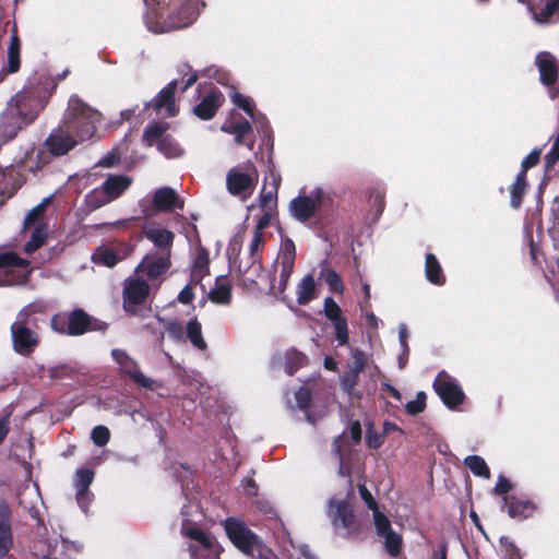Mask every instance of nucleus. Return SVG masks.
Wrapping results in <instances>:
<instances>
[{"label":"nucleus","instance_id":"f257e3e1","mask_svg":"<svg viewBox=\"0 0 559 559\" xmlns=\"http://www.w3.org/2000/svg\"><path fill=\"white\" fill-rule=\"evenodd\" d=\"M100 121V114L84 104L79 97L72 96L62 124L51 131L45 141V147L52 156H62L71 151L80 141L90 140Z\"/></svg>","mask_w":559,"mask_h":559},{"label":"nucleus","instance_id":"f03ea898","mask_svg":"<svg viewBox=\"0 0 559 559\" xmlns=\"http://www.w3.org/2000/svg\"><path fill=\"white\" fill-rule=\"evenodd\" d=\"M146 5L144 22L147 29L164 34L188 27L205 5L203 0H143Z\"/></svg>","mask_w":559,"mask_h":559},{"label":"nucleus","instance_id":"7ed1b4c3","mask_svg":"<svg viewBox=\"0 0 559 559\" xmlns=\"http://www.w3.org/2000/svg\"><path fill=\"white\" fill-rule=\"evenodd\" d=\"M181 534L190 539L188 550L191 559H219L221 547L204 531L197 526L202 513L197 504L181 508Z\"/></svg>","mask_w":559,"mask_h":559},{"label":"nucleus","instance_id":"20e7f679","mask_svg":"<svg viewBox=\"0 0 559 559\" xmlns=\"http://www.w3.org/2000/svg\"><path fill=\"white\" fill-rule=\"evenodd\" d=\"M35 117V112L25 110L22 97H12L0 116V147L13 140Z\"/></svg>","mask_w":559,"mask_h":559},{"label":"nucleus","instance_id":"39448f33","mask_svg":"<svg viewBox=\"0 0 559 559\" xmlns=\"http://www.w3.org/2000/svg\"><path fill=\"white\" fill-rule=\"evenodd\" d=\"M33 306L24 307L16 316V320L11 324V337L14 350L27 356L38 343V336L33 330L34 322L31 320Z\"/></svg>","mask_w":559,"mask_h":559},{"label":"nucleus","instance_id":"423d86ee","mask_svg":"<svg viewBox=\"0 0 559 559\" xmlns=\"http://www.w3.org/2000/svg\"><path fill=\"white\" fill-rule=\"evenodd\" d=\"M333 197L331 191L317 187L308 195H298L289 202L290 215L298 222L305 223L317 214L319 210L331 205Z\"/></svg>","mask_w":559,"mask_h":559},{"label":"nucleus","instance_id":"0eeeda50","mask_svg":"<svg viewBox=\"0 0 559 559\" xmlns=\"http://www.w3.org/2000/svg\"><path fill=\"white\" fill-rule=\"evenodd\" d=\"M259 180V173L252 163L230 168L226 176L227 191L242 201L252 195Z\"/></svg>","mask_w":559,"mask_h":559},{"label":"nucleus","instance_id":"6e6552de","mask_svg":"<svg viewBox=\"0 0 559 559\" xmlns=\"http://www.w3.org/2000/svg\"><path fill=\"white\" fill-rule=\"evenodd\" d=\"M28 261L12 251L0 253V287L20 285L27 281Z\"/></svg>","mask_w":559,"mask_h":559},{"label":"nucleus","instance_id":"1a4fd4ad","mask_svg":"<svg viewBox=\"0 0 559 559\" xmlns=\"http://www.w3.org/2000/svg\"><path fill=\"white\" fill-rule=\"evenodd\" d=\"M165 330L168 336L176 343H185L186 340H189L199 350H205L207 347L202 336L201 323L197 318L191 319L186 326L178 320H168L165 323Z\"/></svg>","mask_w":559,"mask_h":559},{"label":"nucleus","instance_id":"9d476101","mask_svg":"<svg viewBox=\"0 0 559 559\" xmlns=\"http://www.w3.org/2000/svg\"><path fill=\"white\" fill-rule=\"evenodd\" d=\"M111 357L119 365L120 371L130 377L136 385L148 390H155L160 386L156 380L143 374L139 364L124 350L112 349Z\"/></svg>","mask_w":559,"mask_h":559},{"label":"nucleus","instance_id":"9b49d317","mask_svg":"<svg viewBox=\"0 0 559 559\" xmlns=\"http://www.w3.org/2000/svg\"><path fill=\"white\" fill-rule=\"evenodd\" d=\"M170 255L150 251L136 266V274L146 277L152 283V286L157 287L160 283V276L170 267Z\"/></svg>","mask_w":559,"mask_h":559},{"label":"nucleus","instance_id":"f8f14e48","mask_svg":"<svg viewBox=\"0 0 559 559\" xmlns=\"http://www.w3.org/2000/svg\"><path fill=\"white\" fill-rule=\"evenodd\" d=\"M151 290V285L144 280V276L136 274L126 278L123 284V309L135 313V307L146 299Z\"/></svg>","mask_w":559,"mask_h":559},{"label":"nucleus","instance_id":"ddd939ff","mask_svg":"<svg viewBox=\"0 0 559 559\" xmlns=\"http://www.w3.org/2000/svg\"><path fill=\"white\" fill-rule=\"evenodd\" d=\"M433 389L444 405L454 409L464 401V392L459 382L444 371L438 373L433 381Z\"/></svg>","mask_w":559,"mask_h":559},{"label":"nucleus","instance_id":"4468645a","mask_svg":"<svg viewBox=\"0 0 559 559\" xmlns=\"http://www.w3.org/2000/svg\"><path fill=\"white\" fill-rule=\"evenodd\" d=\"M56 331L70 335H81L90 328V317L81 309L69 314H58L51 321Z\"/></svg>","mask_w":559,"mask_h":559},{"label":"nucleus","instance_id":"2eb2a0df","mask_svg":"<svg viewBox=\"0 0 559 559\" xmlns=\"http://www.w3.org/2000/svg\"><path fill=\"white\" fill-rule=\"evenodd\" d=\"M328 515L337 533L342 534V531H344L346 534H349L353 530L354 513L346 499H331Z\"/></svg>","mask_w":559,"mask_h":559},{"label":"nucleus","instance_id":"dca6fc26","mask_svg":"<svg viewBox=\"0 0 559 559\" xmlns=\"http://www.w3.org/2000/svg\"><path fill=\"white\" fill-rule=\"evenodd\" d=\"M94 479V472L88 468H79L75 472L74 488L75 499L80 509L86 513L90 504L94 499V495L90 491V486Z\"/></svg>","mask_w":559,"mask_h":559},{"label":"nucleus","instance_id":"f3484780","mask_svg":"<svg viewBox=\"0 0 559 559\" xmlns=\"http://www.w3.org/2000/svg\"><path fill=\"white\" fill-rule=\"evenodd\" d=\"M177 80L170 81L157 96L145 105V108L153 107L157 115L173 117L177 114L174 94L177 88Z\"/></svg>","mask_w":559,"mask_h":559},{"label":"nucleus","instance_id":"a211bd4d","mask_svg":"<svg viewBox=\"0 0 559 559\" xmlns=\"http://www.w3.org/2000/svg\"><path fill=\"white\" fill-rule=\"evenodd\" d=\"M179 74H181L183 76L189 74V78L186 80V82L182 86L183 92L187 91L189 87H191L197 82V80L199 79V75H204L210 79H214V80H216L217 83H219L222 85H228V83H229V74L226 71H224L217 67H214V66L209 67V68L203 69L200 72H198V71H194L190 64L183 63L179 67Z\"/></svg>","mask_w":559,"mask_h":559},{"label":"nucleus","instance_id":"6ab92c4d","mask_svg":"<svg viewBox=\"0 0 559 559\" xmlns=\"http://www.w3.org/2000/svg\"><path fill=\"white\" fill-rule=\"evenodd\" d=\"M145 237L153 243L151 251L171 254L174 234L159 226H147L144 229Z\"/></svg>","mask_w":559,"mask_h":559},{"label":"nucleus","instance_id":"aec40b11","mask_svg":"<svg viewBox=\"0 0 559 559\" xmlns=\"http://www.w3.org/2000/svg\"><path fill=\"white\" fill-rule=\"evenodd\" d=\"M535 64L539 72V80L542 84L550 86L558 80V64L555 57L543 51L536 56Z\"/></svg>","mask_w":559,"mask_h":559},{"label":"nucleus","instance_id":"412c9836","mask_svg":"<svg viewBox=\"0 0 559 559\" xmlns=\"http://www.w3.org/2000/svg\"><path fill=\"white\" fill-rule=\"evenodd\" d=\"M527 9L538 25H550L559 21V0H544L540 8L531 4Z\"/></svg>","mask_w":559,"mask_h":559},{"label":"nucleus","instance_id":"4be33fe9","mask_svg":"<svg viewBox=\"0 0 559 559\" xmlns=\"http://www.w3.org/2000/svg\"><path fill=\"white\" fill-rule=\"evenodd\" d=\"M224 102V95L217 88L211 90V92L203 97L201 103L193 108V112L200 119L210 120L212 119L217 109Z\"/></svg>","mask_w":559,"mask_h":559},{"label":"nucleus","instance_id":"5701e85b","mask_svg":"<svg viewBox=\"0 0 559 559\" xmlns=\"http://www.w3.org/2000/svg\"><path fill=\"white\" fill-rule=\"evenodd\" d=\"M153 204L156 210L163 212H170L174 209H183V200L169 187L159 188L155 191Z\"/></svg>","mask_w":559,"mask_h":559},{"label":"nucleus","instance_id":"b1692460","mask_svg":"<svg viewBox=\"0 0 559 559\" xmlns=\"http://www.w3.org/2000/svg\"><path fill=\"white\" fill-rule=\"evenodd\" d=\"M502 502L503 507H507L510 518L516 520L530 518L535 510V506L532 501L515 496L504 497L502 498Z\"/></svg>","mask_w":559,"mask_h":559},{"label":"nucleus","instance_id":"393cba45","mask_svg":"<svg viewBox=\"0 0 559 559\" xmlns=\"http://www.w3.org/2000/svg\"><path fill=\"white\" fill-rule=\"evenodd\" d=\"M10 509L5 503L0 504V558H3L12 547L13 539L10 527Z\"/></svg>","mask_w":559,"mask_h":559},{"label":"nucleus","instance_id":"a878e982","mask_svg":"<svg viewBox=\"0 0 559 559\" xmlns=\"http://www.w3.org/2000/svg\"><path fill=\"white\" fill-rule=\"evenodd\" d=\"M20 506L27 510L29 515L39 521V511L37 504L41 503L39 490L36 486L26 487L19 496Z\"/></svg>","mask_w":559,"mask_h":559},{"label":"nucleus","instance_id":"bb28decb","mask_svg":"<svg viewBox=\"0 0 559 559\" xmlns=\"http://www.w3.org/2000/svg\"><path fill=\"white\" fill-rule=\"evenodd\" d=\"M210 259L209 252L205 248L200 247L197 250L195 257L193 258L191 265V282H201L210 272L209 270Z\"/></svg>","mask_w":559,"mask_h":559},{"label":"nucleus","instance_id":"cd10ccee","mask_svg":"<svg viewBox=\"0 0 559 559\" xmlns=\"http://www.w3.org/2000/svg\"><path fill=\"white\" fill-rule=\"evenodd\" d=\"M131 180L124 175L109 176L103 183L102 187L106 189L109 198L112 200L119 198L123 191L128 189Z\"/></svg>","mask_w":559,"mask_h":559},{"label":"nucleus","instance_id":"c85d7f7f","mask_svg":"<svg viewBox=\"0 0 559 559\" xmlns=\"http://www.w3.org/2000/svg\"><path fill=\"white\" fill-rule=\"evenodd\" d=\"M51 202V197L44 198L40 203L29 210L24 218V229L37 226H47L44 223V213Z\"/></svg>","mask_w":559,"mask_h":559},{"label":"nucleus","instance_id":"c756f323","mask_svg":"<svg viewBox=\"0 0 559 559\" xmlns=\"http://www.w3.org/2000/svg\"><path fill=\"white\" fill-rule=\"evenodd\" d=\"M426 278L435 285L441 286L445 283V276L436 255L428 253L425 260Z\"/></svg>","mask_w":559,"mask_h":559},{"label":"nucleus","instance_id":"7c9ffc66","mask_svg":"<svg viewBox=\"0 0 559 559\" xmlns=\"http://www.w3.org/2000/svg\"><path fill=\"white\" fill-rule=\"evenodd\" d=\"M221 130L228 134H233L235 136V142L237 144H241L247 134L252 131V128L248 120H227L222 124Z\"/></svg>","mask_w":559,"mask_h":559},{"label":"nucleus","instance_id":"2f4dec72","mask_svg":"<svg viewBox=\"0 0 559 559\" xmlns=\"http://www.w3.org/2000/svg\"><path fill=\"white\" fill-rule=\"evenodd\" d=\"M263 247V234L260 231H253L251 241L249 243V257H250V266L243 269L245 272L252 271L253 273H260L262 265L259 260V251Z\"/></svg>","mask_w":559,"mask_h":559},{"label":"nucleus","instance_id":"473e14b6","mask_svg":"<svg viewBox=\"0 0 559 559\" xmlns=\"http://www.w3.org/2000/svg\"><path fill=\"white\" fill-rule=\"evenodd\" d=\"M230 98L236 106L243 109V111L253 120V122H258L260 119L261 121L263 120V116L259 112H255L252 98L236 92L234 88H231Z\"/></svg>","mask_w":559,"mask_h":559},{"label":"nucleus","instance_id":"72a5a7b5","mask_svg":"<svg viewBox=\"0 0 559 559\" xmlns=\"http://www.w3.org/2000/svg\"><path fill=\"white\" fill-rule=\"evenodd\" d=\"M306 362L307 357L302 353L296 349H288L284 356V370L288 376H293Z\"/></svg>","mask_w":559,"mask_h":559},{"label":"nucleus","instance_id":"f704fd0d","mask_svg":"<svg viewBox=\"0 0 559 559\" xmlns=\"http://www.w3.org/2000/svg\"><path fill=\"white\" fill-rule=\"evenodd\" d=\"M109 202H111V199L102 186L93 189L85 195V204L90 211L97 210Z\"/></svg>","mask_w":559,"mask_h":559},{"label":"nucleus","instance_id":"c9c22d12","mask_svg":"<svg viewBox=\"0 0 559 559\" xmlns=\"http://www.w3.org/2000/svg\"><path fill=\"white\" fill-rule=\"evenodd\" d=\"M209 299L217 305H229L231 301L230 286L219 283V277H217L215 287L209 292Z\"/></svg>","mask_w":559,"mask_h":559},{"label":"nucleus","instance_id":"e433bc0d","mask_svg":"<svg viewBox=\"0 0 559 559\" xmlns=\"http://www.w3.org/2000/svg\"><path fill=\"white\" fill-rule=\"evenodd\" d=\"M526 189V177L523 173H519L515 181L510 187V205L513 209H519L522 204V198Z\"/></svg>","mask_w":559,"mask_h":559},{"label":"nucleus","instance_id":"4c0bfd02","mask_svg":"<svg viewBox=\"0 0 559 559\" xmlns=\"http://www.w3.org/2000/svg\"><path fill=\"white\" fill-rule=\"evenodd\" d=\"M314 280L312 275H306L297 288V301L299 305H306L314 297Z\"/></svg>","mask_w":559,"mask_h":559},{"label":"nucleus","instance_id":"58836bf2","mask_svg":"<svg viewBox=\"0 0 559 559\" xmlns=\"http://www.w3.org/2000/svg\"><path fill=\"white\" fill-rule=\"evenodd\" d=\"M464 465L475 475L490 478V471L485 460L479 455H468L464 459Z\"/></svg>","mask_w":559,"mask_h":559},{"label":"nucleus","instance_id":"ea45409f","mask_svg":"<svg viewBox=\"0 0 559 559\" xmlns=\"http://www.w3.org/2000/svg\"><path fill=\"white\" fill-rule=\"evenodd\" d=\"M92 259L96 264L112 267L121 260V257L111 248L100 247L93 253Z\"/></svg>","mask_w":559,"mask_h":559},{"label":"nucleus","instance_id":"a19ab883","mask_svg":"<svg viewBox=\"0 0 559 559\" xmlns=\"http://www.w3.org/2000/svg\"><path fill=\"white\" fill-rule=\"evenodd\" d=\"M20 69V43L16 36L11 38V44L8 49L7 66L2 71L7 70L9 73H14Z\"/></svg>","mask_w":559,"mask_h":559},{"label":"nucleus","instance_id":"79ce46f5","mask_svg":"<svg viewBox=\"0 0 559 559\" xmlns=\"http://www.w3.org/2000/svg\"><path fill=\"white\" fill-rule=\"evenodd\" d=\"M29 240L24 246V251L27 254L35 252L40 246H43L47 237V226L32 227Z\"/></svg>","mask_w":559,"mask_h":559},{"label":"nucleus","instance_id":"37998d69","mask_svg":"<svg viewBox=\"0 0 559 559\" xmlns=\"http://www.w3.org/2000/svg\"><path fill=\"white\" fill-rule=\"evenodd\" d=\"M58 545V538H46L44 540H37L33 546V554L37 558L52 559L50 558L51 552Z\"/></svg>","mask_w":559,"mask_h":559},{"label":"nucleus","instance_id":"c03bdc74","mask_svg":"<svg viewBox=\"0 0 559 559\" xmlns=\"http://www.w3.org/2000/svg\"><path fill=\"white\" fill-rule=\"evenodd\" d=\"M158 151L167 158H176L182 155L183 151L180 145L173 139L165 136L158 142Z\"/></svg>","mask_w":559,"mask_h":559},{"label":"nucleus","instance_id":"a18cd8bd","mask_svg":"<svg viewBox=\"0 0 559 559\" xmlns=\"http://www.w3.org/2000/svg\"><path fill=\"white\" fill-rule=\"evenodd\" d=\"M295 401H296V407H298L301 411H305L306 418L309 423L313 424V420L310 416V414L307 412L310 402H311V393L309 389L301 386L297 391L294 392Z\"/></svg>","mask_w":559,"mask_h":559},{"label":"nucleus","instance_id":"49530a36","mask_svg":"<svg viewBox=\"0 0 559 559\" xmlns=\"http://www.w3.org/2000/svg\"><path fill=\"white\" fill-rule=\"evenodd\" d=\"M296 247L292 239L284 238L281 243V251L278 254L280 263L295 264Z\"/></svg>","mask_w":559,"mask_h":559},{"label":"nucleus","instance_id":"de8ad7c7","mask_svg":"<svg viewBox=\"0 0 559 559\" xmlns=\"http://www.w3.org/2000/svg\"><path fill=\"white\" fill-rule=\"evenodd\" d=\"M166 128L167 124L165 123H152L147 126L143 133V141L146 145L152 146L156 140L162 138Z\"/></svg>","mask_w":559,"mask_h":559},{"label":"nucleus","instance_id":"09e8293b","mask_svg":"<svg viewBox=\"0 0 559 559\" xmlns=\"http://www.w3.org/2000/svg\"><path fill=\"white\" fill-rule=\"evenodd\" d=\"M381 537L384 538L385 549L391 556H396L400 554L402 547V538L396 532L390 531L389 533L381 535Z\"/></svg>","mask_w":559,"mask_h":559},{"label":"nucleus","instance_id":"8fccbe9b","mask_svg":"<svg viewBox=\"0 0 559 559\" xmlns=\"http://www.w3.org/2000/svg\"><path fill=\"white\" fill-rule=\"evenodd\" d=\"M33 155H34V152L32 153H26L25 155V163H29V169L31 170H35V169H39L41 167H44L45 165L49 164L50 162V156H52L49 151L45 150L44 147H39L37 151H36V163H35V167H33L32 165V162H33Z\"/></svg>","mask_w":559,"mask_h":559},{"label":"nucleus","instance_id":"3c124183","mask_svg":"<svg viewBox=\"0 0 559 559\" xmlns=\"http://www.w3.org/2000/svg\"><path fill=\"white\" fill-rule=\"evenodd\" d=\"M277 191L263 186L260 192V207L263 211H273L276 205Z\"/></svg>","mask_w":559,"mask_h":559},{"label":"nucleus","instance_id":"603ef678","mask_svg":"<svg viewBox=\"0 0 559 559\" xmlns=\"http://www.w3.org/2000/svg\"><path fill=\"white\" fill-rule=\"evenodd\" d=\"M366 364V356L362 350L359 349H352L350 350V358L347 364L348 371L359 374Z\"/></svg>","mask_w":559,"mask_h":559},{"label":"nucleus","instance_id":"864d4df0","mask_svg":"<svg viewBox=\"0 0 559 559\" xmlns=\"http://www.w3.org/2000/svg\"><path fill=\"white\" fill-rule=\"evenodd\" d=\"M322 274L324 276L326 285L330 287L332 292L343 293L344 285L342 278L334 270L323 269Z\"/></svg>","mask_w":559,"mask_h":559},{"label":"nucleus","instance_id":"5fc2aeb1","mask_svg":"<svg viewBox=\"0 0 559 559\" xmlns=\"http://www.w3.org/2000/svg\"><path fill=\"white\" fill-rule=\"evenodd\" d=\"M426 407V393L423 391H419L416 394L415 400H412L406 403L405 408L407 414L409 415H417L421 413Z\"/></svg>","mask_w":559,"mask_h":559},{"label":"nucleus","instance_id":"6e6d98bb","mask_svg":"<svg viewBox=\"0 0 559 559\" xmlns=\"http://www.w3.org/2000/svg\"><path fill=\"white\" fill-rule=\"evenodd\" d=\"M373 523L377 530V534L379 536L389 533L390 531H393L391 528V522L390 520L378 509L373 510Z\"/></svg>","mask_w":559,"mask_h":559},{"label":"nucleus","instance_id":"4d7b16f0","mask_svg":"<svg viewBox=\"0 0 559 559\" xmlns=\"http://www.w3.org/2000/svg\"><path fill=\"white\" fill-rule=\"evenodd\" d=\"M91 438L97 447H104L109 441L110 431L106 426L99 425L93 428Z\"/></svg>","mask_w":559,"mask_h":559},{"label":"nucleus","instance_id":"13d9d810","mask_svg":"<svg viewBox=\"0 0 559 559\" xmlns=\"http://www.w3.org/2000/svg\"><path fill=\"white\" fill-rule=\"evenodd\" d=\"M324 313L333 323L337 320L344 319V317H342L341 308L332 297H326L324 300Z\"/></svg>","mask_w":559,"mask_h":559},{"label":"nucleus","instance_id":"bf43d9fd","mask_svg":"<svg viewBox=\"0 0 559 559\" xmlns=\"http://www.w3.org/2000/svg\"><path fill=\"white\" fill-rule=\"evenodd\" d=\"M334 335L338 345H345L348 342V329L346 319L337 320L333 323Z\"/></svg>","mask_w":559,"mask_h":559},{"label":"nucleus","instance_id":"052dcab7","mask_svg":"<svg viewBox=\"0 0 559 559\" xmlns=\"http://www.w3.org/2000/svg\"><path fill=\"white\" fill-rule=\"evenodd\" d=\"M513 488L512 483L503 475H499L496 486L493 488V493L498 496L508 497L507 493L511 491Z\"/></svg>","mask_w":559,"mask_h":559},{"label":"nucleus","instance_id":"680f3d73","mask_svg":"<svg viewBox=\"0 0 559 559\" xmlns=\"http://www.w3.org/2000/svg\"><path fill=\"white\" fill-rule=\"evenodd\" d=\"M540 153H542L540 148H535L527 156H525V158L522 160V164H521L522 169L520 173H523L524 177H526L527 169H530L531 167L535 166L538 163Z\"/></svg>","mask_w":559,"mask_h":559},{"label":"nucleus","instance_id":"e2e57ef3","mask_svg":"<svg viewBox=\"0 0 559 559\" xmlns=\"http://www.w3.org/2000/svg\"><path fill=\"white\" fill-rule=\"evenodd\" d=\"M359 374L354 372H345L341 378V383L345 392L350 394L358 383Z\"/></svg>","mask_w":559,"mask_h":559},{"label":"nucleus","instance_id":"0e129e2a","mask_svg":"<svg viewBox=\"0 0 559 559\" xmlns=\"http://www.w3.org/2000/svg\"><path fill=\"white\" fill-rule=\"evenodd\" d=\"M369 200L378 207V212H382L384 206V189L381 187L373 189L370 193Z\"/></svg>","mask_w":559,"mask_h":559},{"label":"nucleus","instance_id":"69168bd1","mask_svg":"<svg viewBox=\"0 0 559 559\" xmlns=\"http://www.w3.org/2000/svg\"><path fill=\"white\" fill-rule=\"evenodd\" d=\"M500 543L506 548V555L509 559H522L520 550L509 540L508 537H501Z\"/></svg>","mask_w":559,"mask_h":559},{"label":"nucleus","instance_id":"338daca9","mask_svg":"<svg viewBox=\"0 0 559 559\" xmlns=\"http://www.w3.org/2000/svg\"><path fill=\"white\" fill-rule=\"evenodd\" d=\"M500 543L506 548V555L509 559H522L520 550L509 540L508 537H501Z\"/></svg>","mask_w":559,"mask_h":559},{"label":"nucleus","instance_id":"774afa93","mask_svg":"<svg viewBox=\"0 0 559 559\" xmlns=\"http://www.w3.org/2000/svg\"><path fill=\"white\" fill-rule=\"evenodd\" d=\"M366 440H367V444L370 448L378 449L383 444L384 437L382 433L373 432L371 429H368Z\"/></svg>","mask_w":559,"mask_h":559}]
</instances>
